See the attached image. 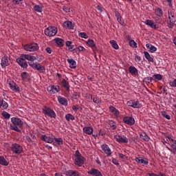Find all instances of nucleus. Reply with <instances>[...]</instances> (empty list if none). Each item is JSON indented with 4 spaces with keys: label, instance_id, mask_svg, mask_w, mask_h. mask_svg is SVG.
<instances>
[{
    "label": "nucleus",
    "instance_id": "nucleus-42",
    "mask_svg": "<svg viewBox=\"0 0 176 176\" xmlns=\"http://www.w3.org/2000/svg\"><path fill=\"white\" fill-rule=\"evenodd\" d=\"M62 84L63 87H65L67 91H69V82H68L65 79H63L62 80Z\"/></svg>",
    "mask_w": 176,
    "mask_h": 176
},
{
    "label": "nucleus",
    "instance_id": "nucleus-24",
    "mask_svg": "<svg viewBox=\"0 0 176 176\" xmlns=\"http://www.w3.org/2000/svg\"><path fill=\"white\" fill-rule=\"evenodd\" d=\"M53 138H54L50 136H46V135H42L41 140H42V141H45V142H47V144H52Z\"/></svg>",
    "mask_w": 176,
    "mask_h": 176
},
{
    "label": "nucleus",
    "instance_id": "nucleus-9",
    "mask_svg": "<svg viewBox=\"0 0 176 176\" xmlns=\"http://www.w3.org/2000/svg\"><path fill=\"white\" fill-rule=\"evenodd\" d=\"M43 113H44V115H46L47 116H49L50 118H56V112H54L53 111V109H52L47 107H45L43 108Z\"/></svg>",
    "mask_w": 176,
    "mask_h": 176
},
{
    "label": "nucleus",
    "instance_id": "nucleus-47",
    "mask_svg": "<svg viewBox=\"0 0 176 176\" xmlns=\"http://www.w3.org/2000/svg\"><path fill=\"white\" fill-rule=\"evenodd\" d=\"M153 78H154V79H156L157 80H162L163 79V76L157 74H154L153 76Z\"/></svg>",
    "mask_w": 176,
    "mask_h": 176
},
{
    "label": "nucleus",
    "instance_id": "nucleus-56",
    "mask_svg": "<svg viewBox=\"0 0 176 176\" xmlns=\"http://www.w3.org/2000/svg\"><path fill=\"white\" fill-rule=\"evenodd\" d=\"M148 175L149 176H160L156 173H148ZM161 176H166V175L164 174H161Z\"/></svg>",
    "mask_w": 176,
    "mask_h": 176
},
{
    "label": "nucleus",
    "instance_id": "nucleus-34",
    "mask_svg": "<svg viewBox=\"0 0 176 176\" xmlns=\"http://www.w3.org/2000/svg\"><path fill=\"white\" fill-rule=\"evenodd\" d=\"M129 71L132 75H137L138 74V69L134 66H130L129 67Z\"/></svg>",
    "mask_w": 176,
    "mask_h": 176
},
{
    "label": "nucleus",
    "instance_id": "nucleus-13",
    "mask_svg": "<svg viewBox=\"0 0 176 176\" xmlns=\"http://www.w3.org/2000/svg\"><path fill=\"white\" fill-rule=\"evenodd\" d=\"M126 104L128 107H131L132 108H137L138 109L141 108V104H140V102L138 101L129 100L126 102Z\"/></svg>",
    "mask_w": 176,
    "mask_h": 176
},
{
    "label": "nucleus",
    "instance_id": "nucleus-38",
    "mask_svg": "<svg viewBox=\"0 0 176 176\" xmlns=\"http://www.w3.org/2000/svg\"><path fill=\"white\" fill-rule=\"evenodd\" d=\"M155 13L158 17H162L163 16V10L160 8H157L155 10Z\"/></svg>",
    "mask_w": 176,
    "mask_h": 176
},
{
    "label": "nucleus",
    "instance_id": "nucleus-31",
    "mask_svg": "<svg viewBox=\"0 0 176 176\" xmlns=\"http://www.w3.org/2000/svg\"><path fill=\"white\" fill-rule=\"evenodd\" d=\"M146 47L149 50V52H151V53H155V52L157 50V48H156V47L153 46L151 43H147L146 45Z\"/></svg>",
    "mask_w": 176,
    "mask_h": 176
},
{
    "label": "nucleus",
    "instance_id": "nucleus-22",
    "mask_svg": "<svg viewBox=\"0 0 176 176\" xmlns=\"http://www.w3.org/2000/svg\"><path fill=\"white\" fill-rule=\"evenodd\" d=\"M21 57H23L25 60H28V61H35L36 60V56L30 54H21Z\"/></svg>",
    "mask_w": 176,
    "mask_h": 176
},
{
    "label": "nucleus",
    "instance_id": "nucleus-43",
    "mask_svg": "<svg viewBox=\"0 0 176 176\" xmlns=\"http://www.w3.org/2000/svg\"><path fill=\"white\" fill-rule=\"evenodd\" d=\"M21 76L23 80H28L30 79V74L25 72H22Z\"/></svg>",
    "mask_w": 176,
    "mask_h": 176
},
{
    "label": "nucleus",
    "instance_id": "nucleus-54",
    "mask_svg": "<svg viewBox=\"0 0 176 176\" xmlns=\"http://www.w3.org/2000/svg\"><path fill=\"white\" fill-rule=\"evenodd\" d=\"M85 98L87 100H93V96H91V94H87L85 95Z\"/></svg>",
    "mask_w": 176,
    "mask_h": 176
},
{
    "label": "nucleus",
    "instance_id": "nucleus-32",
    "mask_svg": "<svg viewBox=\"0 0 176 176\" xmlns=\"http://www.w3.org/2000/svg\"><path fill=\"white\" fill-rule=\"evenodd\" d=\"M0 108H3V109H8V108H9V104H8L3 99H0Z\"/></svg>",
    "mask_w": 176,
    "mask_h": 176
},
{
    "label": "nucleus",
    "instance_id": "nucleus-5",
    "mask_svg": "<svg viewBox=\"0 0 176 176\" xmlns=\"http://www.w3.org/2000/svg\"><path fill=\"white\" fill-rule=\"evenodd\" d=\"M23 49L26 52H36L39 50V46L35 43H32L23 45Z\"/></svg>",
    "mask_w": 176,
    "mask_h": 176
},
{
    "label": "nucleus",
    "instance_id": "nucleus-14",
    "mask_svg": "<svg viewBox=\"0 0 176 176\" xmlns=\"http://www.w3.org/2000/svg\"><path fill=\"white\" fill-rule=\"evenodd\" d=\"M47 91L50 93V94H56V93H58L60 91V87L57 85H52L47 87Z\"/></svg>",
    "mask_w": 176,
    "mask_h": 176
},
{
    "label": "nucleus",
    "instance_id": "nucleus-40",
    "mask_svg": "<svg viewBox=\"0 0 176 176\" xmlns=\"http://www.w3.org/2000/svg\"><path fill=\"white\" fill-rule=\"evenodd\" d=\"M109 43L111 45L112 47L116 50H118V49H119V45H118V43L116 42V41L111 40L109 41Z\"/></svg>",
    "mask_w": 176,
    "mask_h": 176
},
{
    "label": "nucleus",
    "instance_id": "nucleus-52",
    "mask_svg": "<svg viewBox=\"0 0 176 176\" xmlns=\"http://www.w3.org/2000/svg\"><path fill=\"white\" fill-rule=\"evenodd\" d=\"M79 36L80 38H84V39H87V38H88L87 34H86V32H80Z\"/></svg>",
    "mask_w": 176,
    "mask_h": 176
},
{
    "label": "nucleus",
    "instance_id": "nucleus-50",
    "mask_svg": "<svg viewBox=\"0 0 176 176\" xmlns=\"http://www.w3.org/2000/svg\"><path fill=\"white\" fill-rule=\"evenodd\" d=\"M2 116L5 118V119H10V114L6 111H3L2 112Z\"/></svg>",
    "mask_w": 176,
    "mask_h": 176
},
{
    "label": "nucleus",
    "instance_id": "nucleus-35",
    "mask_svg": "<svg viewBox=\"0 0 176 176\" xmlns=\"http://www.w3.org/2000/svg\"><path fill=\"white\" fill-rule=\"evenodd\" d=\"M54 41L58 46H60V47L64 46V40H63V38H56Z\"/></svg>",
    "mask_w": 176,
    "mask_h": 176
},
{
    "label": "nucleus",
    "instance_id": "nucleus-44",
    "mask_svg": "<svg viewBox=\"0 0 176 176\" xmlns=\"http://www.w3.org/2000/svg\"><path fill=\"white\" fill-rule=\"evenodd\" d=\"M140 138L142 140H144V141H149V136H148L146 133L143 132V133H140Z\"/></svg>",
    "mask_w": 176,
    "mask_h": 176
},
{
    "label": "nucleus",
    "instance_id": "nucleus-28",
    "mask_svg": "<svg viewBox=\"0 0 176 176\" xmlns=\"http://www.w3.org/2000/svg\"><path fill=\"white\" fill-rule=\"evenodd\" d=\"M126 38L129 41V46H131V47H138V46L137 45V43H135L134 40H131V36H130V35L126 36Z\"/></svg>",
    "mask_w": 176,
    "mask_h": 176
},
{
    "label": "nucleus",
    "instance_id": "nucleus-36",
    "mask_svg": "<svg viewBox=\"0 0 176 176\" xmlns=\"http://www.w3.org/2000/svg\"><path fill=\"white\" fill-rule=\"evenodd\" d=\"M33 8L34 10L38 13H42V12H43V6H42L35 5Z\"/></svg>",
    "mask_w": 176,
    "mask_h": 176
},
{
    "label": "nucleus",
    "instance_id": "nucleus-62",
    "mask_svg": "<svg viewBox=\"0 0 176 176\" xmlns=\"http://www.w3.org/2000/svg\"><path fill=\"white\" fill-rule=\"evenodd\" d=\"M119 157H120V159H124L126 157V155H124L122 153H120L119 154Z\"/></svg>",
    "mask_w": 176,
    "mask_h": 176
},
{
    "label": "nucleus",
    "instance_id": "nucleus-15",
    "mask_svg": "<svg viewBox=\"0 0 176 176\" xmlns=\"http://www.w3.org/2000/svg\"><path fill=\"white\" fill-rule=\"evenodd\" d=\"M1 65L3 68H6V67L10 65V60L8 56H3L1 58Z\"/></svg>",
    "mask_w": 176,
    "mask_h": 176
},
{
    "label": "nucleus",
    "instance_id": "nucleus-48",
    "mask_svg": "<svg viewBox=\"0 0 176 176\" xmlns=\"http://www.w3.org/2000/svg\"><path fill=\"white\" fill-rule=\"evenodd\" d=\"M65 45L68 47L69 50H71L74 49V47L72 45V42H71L69 41H67L65 42Z\"/></svg>",
    "mask_w": 176,
    "mask_h": 176
},
{
    "label": "nucleus",
    "instance_id": "nucleus-7",
    "mask_svg": "<svg viewBox=\"0 0 176 176\" xmlns=\"http://www.w3.org/2000/svg\"><path fill=\"white\" fill-rule=\"evenodd\" d=\"M11 149L13 153H15L16 155L23 153V146H20V144L17 143L12 144L11 146Z\"/></svg>",
    "mask_w": 176,
    "mask_h": 176
},
{
    "label": "nucleus",
    "instance_id": "nucleus-51",
    "mask_svg": "<svg viewBox=\"0 0 176 176\" xmlns=\"http://www.w3.org/2000/svg\"><path fill=\"white\" fill-rule=\"evenodd\" d=\"M93 102H94V104H97L98 105V104H101V99L96 97L93 98Z\"/></svg>",
    "mask_w": 176,
    "mask_h": 176
},
{
    "label": "nucleus",
    "instance_id": "nucleus-57",
    "mask_svg": "<svg viewBox=\"0 0 176 176\" xmlns=\"http://www.w3.org/2000/svg\"><path fill=\"white\" fill-rule=\"evenodd\" d=\"M112 163L113 164H115L116 166H119V162H118V160H116V159L113 158L112 159Z\"/></svg>",
    "mask_w": 176,
    "mask_h": 176
},
{
    "label": "nucleus",
    "instance_id": "nucleus-1",
    "mask_svg": "<svg viewBox=\"0 0 176 176\" xmlns=\"http://www.w3.org/2000/svg\"><path fill=\"white\" fill-rule=\"evenodd\" d=\"M11 130H14V131H18V133H20V131H21V130H20V127L23 126V121L19 118L13 117L11 118Z\"/></svg>",
    "mask_w": 176,
    "mask_h": 176
},
{
    "label": "nucleus",
    "instance_id": "nucleus-21",
    "mask_svg": "<svg viewBox=\"0 0 176 176\" xmlns=\"http://www.w3.org/2000/svg\"><path fill=\"white\" fill-rule=\"evenodd\" d=\"M63 27H65V28H67L68 30H74V28H75V23L69 21H65L63 23Z\"/></svg>",
    "mask_w": 176,
    "mask_h": 176
},
{
    "label": "nucleus",
    "instance_id": "nucleus-25",
    "mask_svg": "<svg viewBox=\"0 0 176 176\" xmlns=\"http://www.w3.org/2000/svg\"><path fill=\"white\" fill-rule=\"evenodd\" d=\"M58 101L60 105H64V107H67V105H68V100L63 96H58Z\"/></svg>",
    "mask_w": 176,
    "mask_h": 176
},
{
    "label": "nucleus",
    "instance_id": "nucleus-64",
    "mask_svg": "<svg viewBox=\"0 0 176 176\" xmlns=\"http://www.w3.org/2000/svg\"><path fill=\"white\" fill-rule=\"evenodd\" d=\"M173 43L176 45V37L173 38Z\"/></svg>",
    "mask_w": 176,
    "mask_h": 176
},
{
    "label": "nucleus",
    "instance_id": "nucleus-59",
    "mask_svg": "<svg viewBox=\"0 0 176 176\" xmlns=\"http://www.w3.org/2000/svg\"><path fill=\"white\" fill-rule=\"evenodd\" d=\"M78 49L79 50V52H84V50H86V49H85V47H83L82 46H78Z\"/></svg>",
    "mask_w": 176,
    "mask_h": 176
},
{
    "label": "nucleus",
    "instance_id": "nucleus-37",
    "mask_svg": "<svg viewBox=\"0 0 176 176\" xmlns=\"http://www.w3.org/2000/svg\"><path fill=\"white\" fill-rule=\"evenodd\" d=\"M67 122H71V120H75V116L71 113H67L65 116Z\"/></svg>",
    "mask_w": 176,
    "mask_h": 176
},
{
    "label": "nucleus",
    "instance_id": "nucleus-58",
    "mask_svg": "<svg viewBox=\"0 0 176 176\" xmlns=\"http://www.w3.org/2000/svg\"><path fill=\"white\" fill-rule=\"evenodd\" d=\"M63 10H64V12H65L66 13H69V12H70V8H68V7H63Z\"/></svg>",
    "mask_w": 176,
    "mask_h": 176
},
{
    "label": "nucleus",
    "instance_id": "nucleus-18",
    "mask_svg": "<svg viewBox=\"0 0 176 176\" xmlns=\"http://www.w3.org/2000/svg\"><path fill=\"white\" fill-rule=\"evenodd\" d=\"M102 151L107 155V156H111L112 155V151H111V148H109V146L107 144H102L101 146Z\"/></svg>",
    "mask_w": 176,
    "mask_h": 176
},
{
    "label": "nucleus",
    "instance_id": "nucleus-11",
    "mask_svg": "<svg viewBox=\"0 0 176 176\" xmlns=\"http://www.w3.org/2000/svg\"><path fill=\"white\" fill-rule=\"evenodd\" d=\"M114 138L117 142H120L121 144H127V142H129V138L124 135H114Z\"/></svg>",
    "mask_w": 176,
    "mask_h": 176
},
{
    "label": "nucleus",
    "instance_id": "nucleus-49",
    "mask_svg": "<svg viewBox=\"0 0 176 176\" xmlns=\"http://www.w3.org/2000/svg\"><path fill=\"white\" fill-rule=\"evenodd\" d=\"M162 115L164 118H165V119H167L168 120H170V119H171V117L170 116V115H168L167 112L166 111H162Z\"/></svg>",
    "mask_w": 176,
    "mask_h": 176
},
{
    "label": "nucleus",
    "instance_id": "nucleus-46",
    "mask_svg": "<svg viewBox=\"0 0 176 176\" xmlns=\"http://www.w3.org/2000/svg\"><path fill=\"white\" fill-rule=\"evenodd\" d=\"M87 44L89 47H94L96 46V43H94V41L89 39L87 41Z\"/></svg>",
    "mask_w": 176,
    "mask_h": 176
},
{
    "label": "nucleus",
    "instance_id": "nucleus-2",
    "mask_svg": "<svg viewBox=\"0 0 176 176\" xmlns=\"http://www.w3.org/2000/svg\"><path fill=\"white\" fill-rule=\"evenodd\" d=\"M75 164L79 167H82V165L85 164V158L82 156V154L79 151H76L75 153Z\"/></svg>",
    "mask_w": 176,
    "mask_h": 176
},
{
    "label": "nucleus",
    "instance_id": "nucleus-39",
    "mask_svg": "<svg viewBox=\"0 0 176 176\" xmlns=\"http://www.w3.org/2000/svg\"><path fill=\"white\" fill-rule=\"evenodd\" d=\"M0 164H1V166H9V162L5 157L0 156Z\"/></svg>",
    "mask_w": 176,
    "mask_h": 176
},
{
    "label": "nucleus",
    "instance_id": "nucleus-3",
    "mask_svg": "<svg viewBox=\"0 0 176 176\" xmlns=\"http://www.w3.org/2000/svg\"><path fill=\"white\" fill-rule=\"evenodd\" d=\"M168 28H174V25H175V15L174 14V12L171 11L168 12Z\"/></svg>",
    "mask_w": 176,
    "mask_h": 176
},
{
    "label": "nucleus",
    "instance_id": "nucleus-60",
    "mask_svg": "<svg viewBox=\"0 0 176 176\" xmlns=\"http://www.w3.org/2000/svg\"><path fill=\"white\" fill-rule=\"evenodd\" d=\"M96 9H98L100 13H102V8L101 6H97Z\"/></svg>",
    "mask_w": 176,
    "mask_h": 176
},
{
    "label": "nucleus",
    "instance_id": "nucleus-17",
    "mask_svg": "<svg viewBox=\"0 0 176 176\" xmlns=\"http://www.w3.org/2000/svg\"><path fill=\"white\" fill-rule=\"evenodd\" d=\"M144 24H146V25H148L151 28H153V30H157V28H159V25H157L152 20L146 19V21L144 22Z\"/></svg>",
    "mask_w": 176,
    "mask_h": 176
},
{
    "label": "nucleus",
    "instance_id": "nucleus-55",
    "mask_svg": "<svg viewBox=\"0 0 176 176\" xmlns=\"http://www.w3.org/2000/svg\"><path fill=\"white\" fill-rule=\"evenodd\" d=\"M45 52L48 53V54H52V52H53V50H52V48L47 47L45 48Z\"/></svg>",
    "mask_w": 176,
    "mask_h": 176
},
{
    "label": "nucleus",
    "instance_id": "nucleus-16",
    "mask_svg": "<svg viewBox=\"0 0 176 176\" xmlns=\"http://www.w3.org/2000/svg\"><path fill=\"white\" fill-rule=\"evenodd\" d=\"M123 122L126 123V124H129V126H133L134 123H135V120H134V118L126 116L123 118Z\"/></svg>",
    "mask_w": 176,
    "mask_h": 176
},
{
    "label": "nucleus",
    "instance_id": "nucleus-63",
    "mask_svg": "<svg viewBox=\"0 0 176 176\" xmlns=\"http://www.w3.org/2000/svg\"><path fill=\"white\" fill-rule=\"evenodd\" d=\"M55 176H63L61 173H56Z\"/></svg>",
    "mask_w": 176,
    "mask_h": 176
},
{
    "label": "nucleus",
    "instance_id": "nucleus-6",
    "mask_svg": "<svg viewBox=\"0 0 176 176\" xmlns=\"http://www.w3.org/2000/svg\"><path fill=\"white\" fill-rule=\"evenodd\" d=\"M166 141L168 144H170V152H173V153H176V140L173 139L171 137H166Z\"/></svg>",
    "mask_w": 176,
    "mask_h": 176
},
{
    "label": "nucleus",
    "instance_id": "nucleus-61",
    "mask_svg": "<svg viewBox=\"0 0 176 176\" xmlns=\"http://www.w3.org/2000/svg\"><path fill=\"white\" fill-rule=\"evenodd\" d=\"M72 109L73 111H78V109H79V107L78 106H72Z\"/></svg>",
    "mask_w": 176,
    "mask_h": 176
},
{
    "label": "nucleus",
    "instance_id": "nucleus-45",
    "mask_svg": "<svg viewBox=\"0 0 176 176\" xmlns=\"http://www.w3.org/2000/svg\"><path fill=\"white\" fill-rule=\"evenodd\" d=\"M109 124L112 130H116V127H118V126L116 125V122H115L113 120L109 121Z\"/></svg>",
    "mask_w": 176,
    "mask_h": 176
},
{
    "label": "nucleus",
    "instance_id": "nucleus-4",
    "mask_svg": "<svg viewBox=\"0 0 176 176\" xmlns=\"http://www.w3.org/2000/svg\"><path fill=\"white\" fill-rule=\"evenodd\" d=\"M57 28L54 26H49L44 31L47 36H55V35L57 34Z\"/></svg>",
    "mask_w": 176,
    "mask_h": 176
},
{
    "label": "nucleus",
    "instance_id": "nucleus-19",
    "mask_svg": "<svg viewBox=\"0 0 176 176\" xmlns=\"http://www.w3.org/2000/svg\"><path fill=\"white\" fill-rule=\"evenodd\" d=\"M135 161L136 163H138L139 164H148L149 162H148V159L142 157H138L135 158Z\"/></svg>",
    "mask_w": 176,
    "mask_h": 176
},
{
    "label": "nucleus",
    "instance_id": "nucleus-30",
    "mask_svg": "<svg viewBox=\"0 0 176 176\" xmlns=\"http://www.w3.org/2000/svg\"><path fill=\"white\" fill-rule=\"evenodd\" d=\"M83 132L85 133V134H88L89 135H91V134H93V127H91V126H85L83 128Z\"/></svg>",
    "mask_w": 176,
    "mask_h": 176
},
{
    "label": "nucleus",
    "instance_id": "nucleus-10",
    "mask_svg": "<svg viewBox=\"0 0 176 176\" xmlns=\"http://www.w3.org/2000/svg\"><path fill=\"white\" fill-rule=\"evenodd\" d=\"M30 67L33 68L34 69H36L40 72L43 73L46 72V68L44 66H42L37 63H29Z\"/></svg>",
    "mask_w": 176,
    "mask_h": 176
},
{
    "label": "nucleus",
    "instance_id": "nucleus-33",
    "mask_svg": "<svg viewBox=\"0 0 176 176\" xmlns=\"http://www.w3.org/2000/svg\"><path fill=\"white\" fill-rule=\"evenodd\" d=\"M144 57L146 58V60L148 61V63H154L155 60H153V58L151 56V54L148 52H144Z\"/></svg>",
    "mask_w": 176,
    "mask_h": 176
},
{
    "label": "nucleus",
    "instance_id": "nucleus-27",
    "mask_svg": "<svg viewBox=\"0 0 176 176\" xmlns=\"http://www.w3.org/2000/svg\"><path fill=\"white\" fill-rule=\"evenodd\" d=\"M67 63H69V68L75 69L76 68V61L73 58H68Z\"/></svg>",
    "mask_w": 176,
    "mask_h": 176
},
{
    "label": "nucleus",
    "instance_id": "nucleus-12",
    "mask_svg": "<svg viewBox=\"0 0 176 176\" xmlns=\"http://www.w3.org/2000/svg\"><path fill=\"white\" fill-rule=\"evenodd\" d=\"M16 63H18L19 65L22 68H27L28 67V63H27V60L25 58L21 56V58H18L16 59Z\"/></svg>",
    "mask_w": 176,
    "mask_h": 176
},
{
    "label": "nucleus",
    "instance_id": "nucleus-41",
    "mask_svg": "<svg viewBox=\"0 0 176 176\" xmlns=\"http://www.w3.org/2000/svg\"><path fill=\"white\" fill-rule=\"evenodd\" d=\"M57 143V145H63V141L61 138H53V142Z\"/></svg>",
    "mask_w": 176,
    "mask_h": 176
},
{
    "label": "nucleus",
    "instance_id": "nucleus-53",
    "mask_svg": "<svg viewBox=\"0 0 176 176\" xmlns=\"http://www.w3.org/2000/svg\"><path fill=\"white\" fill-rule=\"evenodd\" d=\"M15 5H21L23 3V0H12Z\"/></svg>",
    "mask_w": 176,
    "mask_h": 176
},
{
    "label": "nucleus",
    "instance_id": "nucleus-26",
    "mask_svg": "<svg viewBox=\"0 0 176 176\" xmlns=\"http://www.w3.org/2000/svg\"><path fill=\"white\" fill-rule=\"evenodd\" d=\"M67 176H79V172L73 170H68L64 173Z\"/></svg>",
    "mask_w": 176,
    "mask_h": 176
},
{
    "label": "nucleus",
    "instance_id": "nucleus-23",
    "mask_svg": "<svg viewBox=\"0 0 176 176\" xmlns=\"http://www.w3.org/2000/svg\"><path fill=\"white\" fill-rule=\"evenodd\" d=\"M90 175L94 176H102V173L100 170L96 168H92L91 170L87 172Z\"/></svg>",
    "mask_w": 176,
    "mask_h": 176
},
{
    "label": "nucleus",
    "instance_id": "nucleus-8",
    "mask_svg": "<svg viewBox=\"0 0 176 176\" xmlns=\"http://www.w3.org/2000/svg\"><path fill=\"white\" fill-rule=\"evenodd\" d=\"M7 82L10 86V89H11L12 91H14L15 93H20L21 91L20 90V87L17 85L14 81L8 79Z\"/></svg>",
    "mask_w": 176,
    "mask_h": 176
},
{
    "label": "nucleus",
    "instance_id": "nucleus-20",
    "mask_svg": "<svg viewBox=\"0 0 176 176\" xmlns=\"http://www.w3.org/2000/svg\"><path fill=\"white\" fill-rule=\"evenodd\" d=\"M109 109L110 112L116 116V118H119V116H120V111H119V110H118L115 107L110 106Z\"/></svg>",
    "mask_w": 176,
    "mask_h": 176
},
{
    "label": "nucleus",
    "instance_id": "nucleus-29",
    "mask_svg": "<svg viewBox=\"0 0 176 176\" xmlns=\"http://www.w3.org/2000/svg\"><path fill=\"white\" fill-rule=\"evenodd\" d=\"M115 16L117 19V21H118V23L121 24V25H123L124 24V21H122V16H120V13L118 11H116Z\"/></svg>",
    "mask_w": 176,
    "mask_h": 176
}]
</instances>
